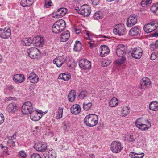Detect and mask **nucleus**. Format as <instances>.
Segmentation results:
<instances>
[{"label":"nucleus","instance_id":"nucleus-1","mask_svg":"<svg viewBox=\"0 0 158 158\" xmlns=\"http://www.w3.org/2000/svg\"><path fill=\"white\" fill-rule=\"evenodd\" d=\"M33 43H35L36 46L42 47L44 44L43 38L38 36L35 37L33 40L31 38H26L23 39L22 41V44L26 46H29Z\"/></svg>","mask_w":158,"mask_h":158},{"label":"nucleus","instance_id":"nucleus-2","mask_svg":"<svg viewBox=\"0 0 158 158\" xmlns=\"http://www.w3.org/2000/svg\"><path fill=\"white\" fill-rule=\"evenodd\" d=\"M66 27L65 22L63 19L56 21L52 26V31L55 33L57 34L63 31Z\"/></svg>","mask_w":158,"mask_h":158},{"label":"nucleus","instance_id":"nucleus-3","mask_svg":"<svg viewBox=\"0 0 158 158\" xmlns=\"http://www.w3.org/2000/svg\"><path fill=\"white\" fill-rule=\"evenodd\" d=\"M84 122L87 126L94 127L96 126L98 122V117L94 114H89L85 118Z\"/></svg>","mask_w":158,"mask_h":158},{"label":"nucleus","instance_id":"nucleus-4","mask_svg":"<svg viewBox=\"0 0 158 158\" xmlns=\"http://www.w3.org/2000/svg\"><path fill=\"white\" fill-rule=\"evenodd\" d=\"M158 27V22L156 21H154L144 25L143 29L146 32L150 33L154 31Z\"/></svg>","mask_w":158,"mask_h":158},{"label":"nucleus","instance_id":"nucleus-5","mask_svg":"<svg viewBox=\"0 0 158 158\" xmlns=\"http://www.w3.org/2000/svg\"><path fill=\"white\" fill-rule=\"evenodd\" d=\"M22 111L23 114H30L34 110L32 104L30 102H25L22 106Z\"/></svg>","mask_w":158,"mask_h":158},{"label":"nucleus","instance_id":"nucleus-6","mask_svg":"<svg viewBox=\"0 0 158 158\" xmlns=\"http://www.w3.org/2000/svg\"><path fill=\"white\" fill-rule=\"evenodd\" d=\"M123 148L121 142L118 141H113L110 145V149L114 153L120 152Z\"/></svg>","mask_w":158,"mask_h":158},{"label":"nucleus","instance_id":"nucleus-7","mask_svg":"<svg viewBox=\"0 0 158 158\" xmlns=\"http://www.w3.org/2000/svg\"><path fill=\"white\" fill-rule=\"evenodd\" d=\"M127 51V47L123 44H120L117 47L116 52L118 57H125Z\"/></svg>","mask_w":158,"mask_h":158},{"label":"nucleus","instance_id":"nucleus-8","mask_svg":"<svg viewBox=\"0 0 158 158\" xmlns=\"http://www.w3.org/2000/svg\"><path fill=\"white\" fill-rule=\"evenodd\" d=\"M126 29L122 24L116 25L113 30L114 33L119 35H123L125 34Z\"/></svg>","mask_w":158,"mask_h":158},{"label":"nucleus","instance_id":"nucleus-9","mask_svg":"<svg viewBox=\"0 0 158 158\" xmlns=\"http://www.w3.org/2000/svg\"><path fill=\"white\" fill-rule=\"evenodd\" d=\"M29 57L31 59L37 58L40 53L39 50L35 48H31L27 50Z\"/></svg>","mask_w":158,"mask_h":158},{"label":"nucleus","instance_id":"nucleus-10","mask_svg":"<svg viewBox=\"0 0 158 158\" xmlns=\"http://www.w3.org/2000/svg\"><path fill=\"white\" fill-rule=\"evenodd\" d=\"M79 66L83 70L89 69L91 68V62L85 59L80 60L79 62Z\"/></svg>","mask_w":158,"mask_h":158},{"label":"nucleus","instance_id":"nucleus-11","mask_svg":"<svg viewBox=\"0 0 158 158\" xmlns=\"http://www.w3.org/2000/svg\"><path fill=\"white\" fill-rule=\"evenodd\" d=\"M137 16L135 14L130 16L127 19V25L128 27H131L135 25L137 23Z\"/></svg>","mask_w":158,"mask_h":158},{"label":"nucleus","instance_id":"nucleus-12","mask_svg":"<svg viewBox=\"0 0 158 158\" xmlns=\"http://www.w3.org/2000/svg\"><path fill=\"white\" fill-rule=\"evenodd\" d=\"M143 50L139 47L135 48L132 50L131 54L132 57L136 59H139L141 57Z\"/></svg>","mask_w":158,"mask_h":158},{"label":"nucleus","instance_id":"nucleus-13","mask_svg":"<svg viewBox=\"0 0 158 158\" xmlns=\"http://www.w3.org/2000/svg\"><path fill=\"white\" fill-rule=\"evenodd\" d=\"M140 119V118L137 119L135 122V124L136 127L142 131H145L148 129L151 126V123L148 120H147V123L148 124V126L149 127H147V125L143 124H140V122H139V120Z\"/></svg>","mask_w":158,"mask_h":158},{"label":"nucleus","instance_id":"nucleus-14","mask_svg":"<svg viewBox=\"0 0 158 158\" xmlns=\"http://www.w3.org/2000/svg\"><path fill=\"white\" fill-rule=\"evenodd\" d=\"M11 35V30L6 27L4 29L0 28V37L2 38H8Z\"/></svg>","mask_w":158,"mask_h":158},{"label":"nucleus","instance_id":"nucleus-15","mask_svg":"<svg viewBox=\"0 0 158 158\" xmlns=\"http://www.w3.org/2000/svg\"><path fill=\"white\" fill-rule=\"evenodd\" d=\"M91 12L90 6L86 4H84L81 6V14L84 16H89Z\"/></svg>","mask_w":158,"mask_h":158},{"label":"nucleus","instance_id":"nucleus-16","mask_svg":"<svg viewBox=\"0 0 158 158\" xmlns=\"http://www.w3.org/2000/svg\"><path fill=\"white\" fill-rule=\"evenodd\" d=\"M47 144L45 143H38L35 145L34 148L38 151L44 152L47 149Z\"/></svg>","mask_w":158,"mask_h":158},{"label":"nucleus","instance_id":"nucleus-17","mask_svg":"<svg viewBox=\"0 0 158 158\" xmlns=\"http://www.w3.org/2000/svg\"><path fill=\"white\" fill-rule=\"evenodd\" d=\"M64 56H60L56 58L53 61V63L56 65L57 67H61L66 61Z\"/></svg>","mask_w":158,"mask_h":158},{"label":"nucleus","instance_id":"nucleus-18","mask_svg":"<svg viewBox=\"0 0 158 158\" xmlns=\"http://www.w3.org/2000/svg\"><path fill=\"white\" fill-rule=\"evenodd\" d=\"M140 86L142 88L145 89L146 87H148L151 84L150 80L146 77L143 78L140 82Z\"/></svg>","mask_w":158,"mask_h":158},{"label":"nucleus","instance_id":"nucleus-19","mask_svg":"<svg viewBox=\"0 0 158 158\" xmlns=\"http://www.w3.org/2000/svg\"><path fill=\"white\" fill-rule=\"evenodd\" d=\"M13 79L15 83H21L24 81L25 77L23 74H16L14 75Z\"/></svg>","mask_w":158,"mask_h":158},{"label":"nucleus","instance_id":"nucleus-20","mask_svg":"<svg viewBox=\"0 0 158 158\" xmlns=\"http://www.w3.org/2000/svg\"><path fill=\"white\" fill-rule=\"evenodd\" d=\"M28 79L32 83H36L39 81V78L38 76L34 73H30L28 76Z\"/></svg>","mask_w":158,"mask_h":158},{"label":"nucleus","instance_id":"nucleus-21","mask_svg":"<svg viewBox=\"0 0 158 158\" xmlns=\"http://www.w3.org/2000/svg\"><path fill=\"white\" fill-rule=\"evenodd\" d=\"M67 11V9L65 8H61L58 9L55 13L56 17L60 18L64 16Z\"/></svg>","mask_w":158,"mask_h":158},{"label":"nucleus","instance_id":"nucleus-22","mask_svg":"<svg viewBox=\"0 0 158 158\" xmlns=\"http://www.w3.org/2000/svg\"><path fill=\"white\" fill-rule=\"evenodd\" d=\"M100 50V55L102 57L106 56L110 52L109 48L106 45L101 46Z\"/></svg>","mask_w":158,"mask_h":158},{"label":"nucleus","instance_id":"nucleus-23","mask_svg":"<svg viewBox=\"0 0 158 158\" xmlns=\"http://www.w3.org/2000/svg\"><path fill=\"white\" fill-rule=\"evenodd\" d=\"M42 116V114H40V116H38V113L37 112L36 110L35 111L34 110L30 114V118L32 120L34 121H38L41 118Z\"/></svg>","mask_w":158,"mask_h":158},{"label":"nucleus","instance_id":"nucleus-24","mask_svg":"<svg viewBox=\"0 0 158 158\" xmlns=\"http://www.w3.org/2000/svg\"><path fill=\"white\" fill-rule=\"evenodd\" d=\"M140 30L139 28L135 26L132 28L129 31V34L131 36H136L140 33Z\"/></svg>","mask_w":158,"mask_h":158},{"label":"nucleus","instance_id":"nucleus-25","mask_svg":"<svg viewBox=\"0 0 158 158\" xmlns=\"http://www.w3.org/2000/svg\"><path fill=\"white\" fill-rule=\"evenodd\" d=\"M70 37V34L69 31L63 32L61 35L60 41L63 42L67 41Z\"/></svg>","mask_w":158,"mask_h":158},{"label":"nucleus","instance_id":"nucleus-26","mask_svg":"<svg viewBox=\"0 0 158 158\" xmlns=\"http://www.w3.org/2000/svg\"><path fill=\"white\" fill-rule=\"evenodd\" d=\"M18 109V106L15 103H13L9 104L7 106L6 109L9 113H14Z\"/></svg>","mask_w":158,"mask_h":158},{"label":"nucleus","instance_id":"nucleus-27","mask_svg":"<svg viewBox=\"0 0 158 158\" xmlns=\"http://www.w3.org/2000/svg\"><path fill=\"white\" fill-rule=\"evenodd\" d=\"M124 140L127 142L135 143V141L136 138L133 135L130 133H127L124 135L123 137Z\"/></svg>","mask_w":158,"mask_h":158},{"label":"nucleus","instance_id":"nucleus-28","mask_svg":"<svg viewBox=\"0 0 158 158\" xmlns=\"http://www.w3.org/2000/svg\"><path fill=\"white\" fill-rule=\"evenodd\" d=\"M71 111L73 114H77L81 111L80 106L78 104L73 105L71 108Z\"/></svg>","mask_w":158,"mask_h":158},{"label":"nucleus","instance_id":"nucleus-29","mask_svg":"<svg viewBox=\"0 0 158 158\" xmlns=\"http://www.w3.org/2000/svg\"><path fill=\"white\" fill-rule=\"evenodd\" d=\"M144 156V154L143 152L136 153L133 152H131L129 155L131 158H143Z\"/></svg>","mask_w":158,"mask_h":158},{"label":"nucleus","instance_id":"nucleus-30","mask_svg":"<svg viewBox=\"0 0 158 158\" xmlns=\"http://www.w3.org/2000/svg\"><path fill=\"white\" fill-rule=\"evenodd\" d=\"M9 155L8 148L7 147L3 146L2 144L0 145V157L3 156L5 154Z\"/></svg>","mask_w":158,"mask_h":158},{"label":"nucleus","instance_id":"nucleus-31","mask_svg":"<svg viewBox=\"0 0 158 158\" xmlns=\"http://www.w3.org/2000/svg\"><path fill=\"white\" fill-rule=\"evenodd\" d=\"M57 156V154L53 149L49 150L47 154L45 156V158H56Z\"/></svg>","mask_w":158,"mask_h":158},{"label":"nucleus","instance_id":"nucleus-32","mask_svg":"<svg viewBox=\"0 0 158 158\" xmlns=\"http://www.w3.org/2000/svg\"><path fill=\"white\" fill-rule=\"evenodd\" d=\"M150 109L152 110L156 111L158 110V102L156 101L152 102L149 106Z\"/></svg>","mask_w":158,"mask_h":158},{"label":"nucleus","instance_id":"nucleus-33","mask_svg":"<svg viewBox=\"0 0 158 158\" xmlns=\"http://www.w3.org/2000/svg\"><path fill=\"white\" fill-rule=\"evenodd\" d=\"M33 0H22L21 5L23 7L30 6L33 3Z\"/></svg>","mask_w":158,"mask_h":158},{"label":"nucleus","instance_id":"nucleus-34","mask_svg":"<svg viewBox=\"0 0 158 158\" xmlns=\"http://www.w3.org/2000/svg\"><path fill=\"white\" fill-rule=\"evenodd\" d=\"M76 95L75 90H72L68 95V100L70 102H73L75 100Z\"/></svg>","mask_w":158,"mask_h":158},{"label":"nucleus","instance_id":"nucleus-35","mask_svg":"<svg viewBox=\"0 0 158 158\" xmlns=\"http://www.w3.org/2000/svg\"><path fill=\"white\" fill-rule=\"evenodd\" d=\"M71 77V76L69 74H66L65 73H61L58 77L59 79H63L64 81L69 80Z\"/></svg>","mask_w":158,"mask_h":158},{"label":"nucleus","instance_id":"nucleus-36","mask_svg":"<svg viewBox=\"0 0 158 158\" xmlns=\"http://www.w3.org/2000/svg\"><path fill=\"white\" fill-rule=\"evenodd\" d=\"M81 44L79 41H76L74 45V50L76 51H79L81 49Z\"/></svg>","mask_w":158,"mask_h":158},{"label":"nucleus","instance_id":"nucleus-37","mask_svg":"<svg viewBox=\"0 0 158 158\" xmlns=\"http://www.w3.org/2000/svg\"><path fill=\"white\" fill-rule=\"evenodd\" d=\"M118 103V99L115 97L112 98L109 102V106L111 107L117 106Z\"/></svg>","mask_w":158,"mask_h":158},{"label":"nucleus","instance_id":"nucleus-38","mask_svg":"<svg viewBox=\"0 0 158 158\" xmlns=\"http://www.w3.org/2000/svg\"><path fill=\"white\" fill-rule=\"evenodd\" d=\"M151 10L156 15H158V3L153 4L150 8Z\"/></svg>","mask_w":158,"mask_h":158},{"label":"nucleus","instance_id":"nucleus-39","mask_svg":"<svg viewBox=\"0 0 158 158\" xmlns=\"http://www.w3.org/2000/svg\"><path fill=\"white\" fill-rule=\"evenodd\" d=\"M92 104L91 102H89L88 103L84 102L83 104V107L84 110L85 111H88L92 107Z\"/></svg>","mask_w":158,"mask_h":158},{"label":"nucleus","instance_id":"nucleus-40","mask_svg":"<svg viewBox=\"0 0 158 158\" xmlns=\"http://www.w3.org/2000/svg\"><path fill=\"white\" fill-rule=\"evenodd\" d=\"M88 94L86 90H82L81 91L78 95L79 98L81 99H83L88 95Z\"/></svg>","mask_w":158,"mask_h":158},{"label":"nucleus","instance_id":"nucleus-41","mask_svg":"<svg viewBox=\"0 0 158 158\" xmlns=\"http://www.w3.org/2000/svg\"><path fill=\"white\" fill-rule=\"evenodd\" d=\"M103 15L102 12L98 11L95 13L93 17L94 19L98 20L102 19Z\"/></svg>","mask_w":158,"mask_h":158},{"label":"nucleus","instance_id":"nucleus-42","mask_svg":"<svg viewBox=\"0 0 158 158\" xmlns=\"http://www.w3.org/2000/svg\"><path fill=\"white\" fill-rule=\"evenodd\" d=\"M130 110L128 107H125L122 110L121 114L123 117H125L127 115L129 112Z\"/></svg>","mask_w":158,"mask_h":158},{"label":"nucleus","instance_id":"nucleus-43","mask_svg":"<svg viewBox=\"0 0 158 158\" xmlns=\"http://www.w3.org/2000/svg\"><path fill=\"white\" fill-rule=\"evenodd\" d=\"M63 110V108L59 107L58 110L57 114L56 116V118L60 119L62 117Z\"/></svg>","mask_w":158,"mask_h":158},{"label":"nucleus","instance_id":"nucleus-44","mask_svg":"<svg viewBox=\"0 0 158 158\" xmlns=\"http://www.w3.org/2000/svg\"><path fill=\"white\" fill-rule=\"evenodd\" d=\"M121 58L117 59L116 60V63L118 64H121L125 62L126 60V58L125 57H120Z\"/></svg>","mask_w":158,"mask_h":158},{"label":"nucleus","instance_id":"nucleus-45","mask_svg":"<svg viewBox=\"0 0 158 158\" xmlns=\"http://www.w3.org/2000/svg\"><path fill=\"white\" fill-rule=\"evenodd\" d=\"M152 3L151 0H143L141 2V4L143 7H145L147 5Z\"/></svg>","mask_w":158,"mask_h":158},{"label":"nucleus","instance_id":"nucleus-46","mask_svg":"<svg viewBox=\"0 0 158 158\" xmlns=\"http://www.w3.org/2000/svg\"><path fill=\"white\" fill-rule=\"evenodd\" d=\"M52 3L50 0H45L44 7L45 8H48L52 6Z\"/></svg>","mask_w":158,"mask_h":158},{"label":"nucleus","instance_id":"nucleus-47","mask_svg":"<svg viewBox=\"0 0 158 158\" xmlns=\"http://www.w3.org/2000/svg\"><path fill=\"white\" fill-rule=\"evenodd\" d=\"M111 63V61L107 60H104L102 62V65L103 67H105L109 65Z\"/></svg>","mask_w":158,"mask_h":158},{"label":"nucleus","instance_id":"nucleus-48","mask_svg":"<svg viewBox=\"0 0 158 158\" xmlns=\"http://www.w3.org/2000/svg\"><path fill=\"white\" fill-rule=\"evenodd\" d=\"M8 140L7 141V143L8 145L10 147H15V142L12 139H10V138H8Z\"/></svg>","mask_w":158,"mask_h":158},{"label":"nucleus","instance_id":"nucleus-49","mask_svg":"<svg viewBox=\"0 0 158 158\" xmlns=\"http://www.w3.org/2000/svg\"><path fill=\"white\" fill-rule=\"evenodd\" d=\"M157 55L155 52L152 53L150 56V59L152 60H155L157 58Z\"/></svg>","mask_w":158,"mask_h":158},{"label":"nucleus","instance_id":"nucleus-50","mask_svg":"<svg viewBox=\"0 0 158 158\" xmlns=\"http://www.w3.org/2000/svg\"><path fill=\"white\" fill-rule=\"evenodd\" d=\"M31 158H41L40 155L37 153H33L31 156Z\"/></svg>","mask_w":158,"mask_h":158},{"label":"nucleus","instance_id":"nucleus-51","mask_svg":"<svg viewBox=\"0 0 158 158\" xmlns=\"http://www.w3.org/2000/svg\"><path fill=\"white\" fill-rule=\"evenodd\" d=\"M4 121V117L3 115L2 114H0V125L2 124Z\"/></svg>","mask_w":158,"mask_h":158},{"label":"nucleus","instance_id":"nucleus-52","mask_svg":"<svg viewBox=\"0 0 158 158\" xmlns=\"http://www.w3.org/2000/svg\"><path fill=\"white\" fill-rule=\"evenodd\" d=\"M19 154L23 158H25L26 156V154L23 151H20L19 152Z\"/></svg>","mask_w":158,"mask_h":158},{"label":"nucleus","instance_id":"nucleus-53","mask_svg":"<svg viewBox=\"0 0 158 158\" xmlns=\"http://www.w3.org/2000/svg\"><path fill=\"white\" fill-rule=\"evenodd\" d=\"M92 4L94 5H98L100 2V0H91Z\"/></svg>","mask_w":158,"mask_h":158},{"label":"nucleus","instance_id":"nucleus-54","mask_svg":"<svg viewBox=\"0 0 158 158\" xmlns=\"http://www.w3.org/2000/svg\"><path fill=\"white\" fill-rule=\"evenodd\" d=\"M16 135H17L16 133L15 132V133H14L13 134V135L12 136L8 137L7 138H8V139L10 138V139H12V140L15 139L16 138Z\"/></svg>","mask_w":158,"mask_h":158},{"label":"nucleus","instance_id":"nucleus-55","mask_svg":"<svg viewBox=\"0 0 158 158\" xmlns=\"http://www.w3.org/2000/svg\"><path fill=\"white\" fill-rule=\"evenodd\" d=\"M14 89V87L12 85H10V86H8L7 88L8 90L10 92H12Z\"/></svg>","mask_w":158,"mask_h":158},{"label":"nucleus","instance_id":"nucleus-56","mask_svg":"<svg viewBox=\"0 0 158 158\" xmlns=\"http://www.w3.org/2000/svg\"><path fill=\"white\" fill-rule=\"evenodd\" d=\"M75 10L78 13L81 14V7L80 9L78 7H77L75 9Z\"/></svg>","mask_w":158,"mask_h":158},{"label":"nucleus","instance_id":"nucleus-57","mask_svg":"<svg viewBox=\"0 0 158 158\" xmlns=\"http://www.w3.org/2000/svg\"><path fill=\"white\" fill-rule=\"evenodd\" d=\"M62 148L64 150H67L68 148V144H66V146L62 145Z\"/></svg>","mask_w":158,"mask_h":158},{"label":"nucleus","instance_id":"nucleus-58","mask_svg":"<svg viewBox=\"0 0 158 158\" xmlns=\"http://www.w3.org/2000/svg\"><path fill=\"white\" fill-rule=\"evenodd\" d=\"M152 46H153L156 47L158 46V41H157L155 44H152Z\"/></svg>","mask_w":158,"mask_h":158},{"label":"nucleus","instance_id":"nucleus-59","mask_svg":"<svg viewBox=\"0 0 158 158\" xmlns=\"http://www.w3.org/2000/svg\"><path fill=\"white\" fill-rule=\"evenodd\" d=\"M89 47H90L91 48H92L93 47L94 44L90 42H89Z\"/></svg>","mask_w":158,"mask_h":158},{"label":"nucleus","instance_id":"nucleus-60","mask_svg":"<svg viewBox=\"0 0 158 158\" xmlns=\"http://www.w3.org/2000/svg\"><path fill=\"white\" fill-rule=\"evenodd\" d=\"M75 31L76 34H79L80 32V31L79 29H76L75 30Z\"/></svg>","mask_w":158,"mask_h":158},{"label":"nucleus","instance_id":"nucleus-61","mask_svg":"<svg viewBox=\"0 0 158 158\" xmlns=\"http://www.w3.org/2000/svg\"><path fill=\"white\" fill-rule=\"evenodd\" d=\"M9 98L8 99V100H14L15 98V97H9L8 98Z\"/></svg>","mask_w":158,"mask_h":158},{"label":"nucleus","instance_id":"nucleus-62","mask_svg":"<svg viewBox=\"0 0 158 158\" xmlns=\"http://www.w3.org/2000/svg\"><path fill=\"white\" fill-rule=\"evenodd\" d=\"M35 129L36 130V131H37L38 130H39L40 129V127L39 126H36L35 127Z\"/></svg>","mask_w":158,"mask_h":158},{"label":"nucleus","instance_id":"nucleus-63","mask_svg":"<svg viewBox=\"0 0 158 158\" xmlns=\"http://www.w3.org/2000/svg\"><path fill=\"white\" fill-rule=\"evenodd\" d=\"M37 112L38 113V114H42L43 115V114L42 113L43 112H42L41 111L39 110V111H38L37 110Z\"/></svg>","mask_w":158,"mask_h":158},{"label":"nucleus","instance_id":"nucleus-64","mask_svg":"<svg viewBox=\"0 0 158 158\" xmlns=\"http://www.w3.org/2000/svg\"><path fill=\"white\" fill-rule=\"evenodd\" d=\"M153 36L154 37H158V33H155L153 34Z\"/></svg>","mask_w":158,"mask_h":158}]
</instances>
